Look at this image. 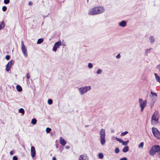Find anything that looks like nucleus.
I'll list each match as a JSON object with an SVG mask.
<instances>
[{
    "instance_id": "f257e3e1",
    "label": "nucleus",
    "mask_w": 160,
    "mask_h": 160,
    "mask_svg": "<svg viewBox=\"0 0 160 160\" xmlns=\"http://www.w3.org/2000/svg\"><path fill=\"white\" fill-rule=\"evenodd\" d=\"M159 115L157 111H155L151 117V124L153 125L158 124L159 122Z\"/></svg>"
},
{
    "instance_id": "f03ea898",
    "label": "nucleus",
    "mask_w": 160,
    "mask_h": 160,
    "mask_svg": "<svg viewBox=\"0 0 160 160\" xmlns=\"http://www.w3.org/2000/svg\"><path fill=\"white\" fill-rule=\"evenodd\" d=\"M160 146L158 145H153L151 148L149 152L150 156H153L156 152H159V155L160 156Z\"/></svg>"
},
{
    "instance_id": "7ed1b4c3",
    "label": "nucleus",
    "mask_w": 160,
    "mask_h": 160,
    "mask_svg": "<svg viewBox=\"0 0 160 160\" xmlns=\"http://www.w3.org/2000/svg\"><path fill=\"white\" fill-rule=\"evenodd\" d=\"M105 130L104 129L102 128L100 131L99 134L100 141L101 144L102 145H104L105 144Z\"/></svg>"
},
{
    "instance_id": "20e7f679",
    "label": "nucleus",
    "mask_w": 160,
    "mask_h": 160,
    "mask_svg": "<svg viewBox=\"0 0 160 160\" xmlns=\"http://www.w3.org/2000/svg\"><path fill=\"white\" fill-rule=\"evenodd\" d=\"M91 89V87L89 86L80 88L78 89L79 93L81 95L86 93Z\"/></svg>"
},
{
    "instance_id": "39448f33",
    "label": "nucleus",
    "mask_w": 160,
    "mask_h": 160,
    "mask_svg": "<svg viewBox=\"0 0 160 160\" xmlns=\"http://www.w3.org/2000/svg\"><path fill=\"white\" fill-rule=\"evenodd\" d=\"M138 102L140 107L141 108V111L142 112L146 106L147 102L146 100H143L142 98L138 99Z\"/></svg>"
},
{
    "instance_id": "423d86ee",
    "label": "nucleus",
    "mask_w": 160,
    "mask_h": 160,
    "mask_svg": "<svg viewBox=\"0 0 160 160\" xmlns=\"http://www.w3.org/2000/svg\"><path fill=\"white\" fill-rule=\"evenodd\" d=\"M152 133L155 138L157 139H160V132L157 128L153 127L152 129Z\"/></svg>"
},
{
    "instance_id": "0eeeda50",
    "label": "nucleus",
    "mask_w": 160,
    "mask_h": 160,
    "mask_svg": "<svg viewBox=\"0 0 160 160\" xmlns=\"http://www.w3.org/2000/svg\"><path fill=\"white\" fill-rule=\"evenodd\" d=\"M21 50L22 53L24 56L25 57H27L28 56V52L27 51V48L24 45V42L23 41H21Z\"/></svg>"
},
{
    "instance_id": "6e6552de",
    "label": "nucleus",
    "mask_w": 160,
    "mask_h": 160,
    "mask_svg": "<svg viewBox=\"0 0 160 160\" xmlns=\"http://www.w3.org/2000/svg\"><path fill=\"white\" fill-rule=\"evenodd\" d=\"M98 15L103 12L105 11V8L103 7L99 6L95 7Z\"/></svg>"
},
{
    "instance_id": "1a4fd4ad",
    "label": "nucleus",
    "mask_w": 160,
    "mask_h": 160,
    "mask_svg": "<svg viewBox=\"0 0 160 160\" xmlns=\"http://www.w3.org/2000/svg\"><path fill=\"white\" fill-rule=\"evenodd\" d=\"M88 14L91 16L98 15L95 7L89 9L88 11Z\"/></svg>"
},
{
    "instance_id": "9d476101",
    "label": "nucleus",
    "mask_w": 160,
    "mask_h": 160,
    "mask_svg": "<svg viewBox=\"0 0 160 160\" xmlns=\"http://www.w3.org/2000/svg\"><path fill=\"white\" fill-rule=\"evenodd\" d=\"M61 45V41H59L55 43L52 48L53 51L56 52L57 48Z\"/></svg>"
},
{
    "instance_id": "9b49d317",
    "label": "nucleus",
    "mask_w": 160,
    "mask_h": 160,
    "mask_svg": "<svg viewBox=\"0 0 160 160\" xmlns=\"http://www.w3.org/2000/svg\"><path fill=\"white\" fill-rule=\"evenodd\" d=\"M31 157L33 158H34L36 156V152L35 148L33 146H32L31 147Z\"/></svg>"
},
{
    "instance_id": "f8f14e48",
    "label": "nucleus",
    "mask_w": 160,
    "mask_h": 160,
    "mask_svg": "<svg viewBox=\"0 0 160 160\" xmlns=\"http://www.w3.org/2000/svg\"><path fill=\"white\" fill-rule=\"evenodd\" d=\"M14 61L12 60H11L9 61L8 64L7 65L6 67V70L7 71H8L11 68L12 65L14 63Z\"/></svg>"
},
{
    "instance_id": "ddd939ff",
    "label": "nucleus",
    "mask_w": 160,
    "mask_h": 160,
    "mask_svg": "<svg viewBox=\"0 0 160 160\" xmlns=\"http://www.w3.org/2000/svg\"><path fill=\"white\" fill-rule=\"evenodd\" d=\"M150 94L152 95L151 98L152 101L153 103H154L157 100V95L156 93L154 92H151Z\"/></svg>"
},
{
    "instance_id": "4468645a",
    "label": "nucleus",
    "mask_w": 160,
    "mask_h": 160,
    "mask_svg": "<svg viewBox=\"0 0 160 160\" xmlns=\"http://www.w3.org/2000/svg\"><path fill=\"white\" fill-rule=\"evenodd\" d=\"M79 159V160H88V158L86 154L80 155Z\"/></svg>"
},
{
    "instance_id": "2eb2a0df",
    "label": "nucleus",
    "mask_w": 160,
    "mask_h": 160,
    "mask_svg": "<svg viewBox=\"0 0 160 160\" xmlns=\"http://www.w3.org/2000/svg\"><path fill=\"white\" fill-rule=\"evenodd\" d=\"M127 25L126 22L124 20H122L119 23V25L122 27H125Z\"/></svg>"
},
{
    "instance_id": "dca6fc26",
    "label": "nucleus",
    "mask_w": 160,
    "mask_h": 160,
    "mask_svg": "<svg viewBox=\"0 0 160 160\" xmlns=\"http://www.w3.org/2000/svg\"><path fill=\"white\" fill-rule=\"evenodd\" d=\"M59 142L60 144L62 145H65L66 144V141L62 137L60 138Z\"/></svg>"
},
{
    "instance_id": "f3484780",
    "label": "nucleus",
    "mask_w": 160,
    "mask_h": 160,
    "mask_svg": "<svg viewBox=\"0 0 160 160\" xmlns=\"http://www.w3.org/2000/svg\"><path fill=\"white\" fill-rule=\"evenodd\" d=\"M149 40L151 43H153L155 41V38L153 36H151L149 38Z\"/></svg>"
},
{
    "instance_id": "a211bd4d",
    "label": "nucleus",
    "mask_w": 160,
    "mask_h": 160,
    "mask_svg": "<svg viewBox=\"0 0 160 160\" xmlns=\"http://www.w3.org/2000/svg\"><path fill=\"white\" fill-rule=\"evenodd\" d=\"M154 74L155 77V78L156 81L159 82L160 83V77L159 76L157 73H154Z\"/></svg>"
},
{
    "instance_id": "6ab92c4d",
    "label": "nucleus",
    "mask_w": 160,
    "mask_h": 160,
    "mask_svg": "<svg viewBox=\"0 0 160 160\" xmlns=\"http://www.w3.org/2000/svg\"><path fill=\"white\" fill-rule=\"evenodd\" d=\"M17 90L19 92H21L22 91V87L19 85H17L16 86Z\"/></svg>"
},
{
    "instance_id": "aec40b11",
    "label": "nucleus",
    "mask_w": 160,
    "mask_h": 160,
    "mask_svg": "<svg viewBox=\"0 0 160 160\" xmlns=\"http://www.w3.org/2000/svg\"><path fill=\"white\" fill-rule=\"evenodd\" d=\"M128 146H126L123 148L122 151L124 152H126L128 151Z\"/></svg>"
},
{
    "instance_id": "412c9836",
    "label": "nucleus",
    "mask_w": 160,
    "mask_h": 160,
    "mask_svg": "<svg viewBox=\"0 0 160 160\" xmlns=\"http://www.w3.org/2000/svg\"><path fill=\"white\" fill-rule=\"evenodd\" d=\"M4 23V21H2L1 22V24H0V30L2 29L5 27Z\"/></svg>"
},
{
    "instance_id": "4be33fe9",
    "label": "nucleus",
    "mask_w": 160,
    "mask_h": 160,
    "mask_svg": "<svg viewBox=\"0 0 160 160\" xmlns=\"http://www.w3.org/2000/svg\"><path fill=\"white\" fill-rule=\"evenodd\" d=\"M103 155L102 153H99L98 154V157L100 159H102L103 158Z\"/></svg>"
},
{
    "instance_id": "5701e85b",
    "label": "nucleus",
    "mask_w": 160,
    "mask_h": 160,
    "mask_svg": "<svg viewBox=\"0 0 160 160\" xmlns=\"http://www.w3.org/2000/svg\"><path fill=\"white\" fill-rule=\"evenodd\" d=\"M144 145V143L143 142H141L138 146V148H142Z\"/></svg>"
},
{
    "instance_id": "b1692460",
    "label": "nucleus",
    "mask_w": 160,
    "mask_h": 160,
    "mask_svg": "<svg viewBox=\"0 0 160 160\" xmlns=\"http://www.w3.org/2000/svg\"><path fill=\"white\" fill-rule=\"evenodd\" d=\"M43 40L42 38L39 39L37 41V44H40L42 43L43 42Z\"/></svg>"
},
{
    "instance_id": "393cba45",
    "label": "nucleus",
    "mask_w": 160,
    "mask_h": 160,
    "mask_svg": "<svg viewBox=\"0 0 160 160\" xmlns=\"http://www.w3.org/2000/svg\"><path fill=\"white\" fill-rule=\"evenodd\" d=\"M36 122H37V120L36 119L33 118L32 119V120L31 121V123L32 124L34 125L36 124Z\"/></svg>"
},
{
    "instance_id": "a878e982",
    "label": "nucleus",
    "mask_w": 160,
    "mask_h": 160,
    "mask_svg": "<svg viewBox=\"0 0 160 160\" xmlns=\"http://www.w3.org/2000/svg\"><path fill=\"white\" fill-rule=\"evenodd\" d=\"M19 112L21 113H22L23 115H24V110L22 108H21L19 109Z\"/></svg>"
},
{
    "instance_id": "bb28decb",
    "label": "nucleus",
    "mask_w": 160,
    "mask_h": 160,
    "mask_svg": "<svg viewBox=\"0 0 160 160\" xmlns=\"http://www.w3.org/2000/svg\"><path fill=\"white\" fill-rule=\"evenodd\" d=\"M102 72V70L100 69H98L97 71V73L98 74H101Z\"/></svg>"
},
{
    "instance_id": "cd10ccee",
    "label": "nucleus",
    "mask_w": 160,
    "mask_h": 160,
    "mask_svg": "<svg viewBox=\"0 0 160 160\" xmlns=\"http://www.w3.org/2000/svg\"><path fill=\"white\" fill-rule=\"evenodd\" d=\"M129 142V141L128 140L126 141H122V145H124V146H126V145H127L128 143Z\"/></svg>"
},
{
    "instance_id": "c85d7f7f",
    "label": "nucleus",
    "mask_w": 160,
    "mask_h": 160,
    "mask_svg": "<svg viewBox=\"0 0 160 160\" xmlns=\"http://www.w3.org/2000/svg\"><path fill=\"white\" fill-rule=\"evenodd\" d=\"M88 67L89 69H91L93 67L92 64L91 63H89L88 64Z\"/></svg>"
},
{
    "instance_id": "c756f323",
    "label": "nucleus",
    "mask_w": 160,
    "mask_h": 160,
    "mask_svg": "<svg viewBox=\"0 0 160 160\" xmlns=\"http://www.w3.org/2000/svg\"><path fill=\"white\" fill-rule=\"evenodd\" d=\"M128 131H125L124 132H123L121 133V135L122 136H124L127 134H128Z\"/></svg>"
},
{
    "instance_id": "7c9ffc66",
    "label": "nucleus",
    "mask_w": 160,
    "mask_h": 160,
    "mask_svg": "<svg viewBox=\"0 0 160 160\" xmlns=\"http://www.w3.org/2000/svg\"><path fill=\"white\" fill-rule=\"evenodd\" d=\"M48 102L49 105H51L52 103V101L51 99H49L48 100Z\"/></svg>"
},
{
    "instance_id": "2f4dec72",
    "label": "nucleus",
    "mask_w": 160,
    "mask_h": 160,
    "mask_svg": "<svg viewBox=\"0 0 160 160\" xmlns=\"http://www.w3.org/2000/svg\"><path fill=\"white\" fill-rule=\"evenodd\" d=\"M151 49H151V48H149V49H146L145 51V53L147 54L148 53H149L150 52L151 50Z\"/></svg>"
},
{
    "instance_id": "473e14b6",
    "label": "nucleus",
    "mask_w": 160,
    "mask_h": 160,
    "mask_svg": "<svg viewBox=\"0 0 160 160\" xmlns=\"http://www.w3.org/2000/svg\"><path fill=\"white\" fill-rule=\"evenodd\" d=\"M51 130V129L50 128H46V132L47 133H49Z\"/></svg>"
},
{
    "instance_id": "72a5a7b5",
    "label": "nucleus",
    "mask_w": 160,
    "mask_h": 160,
    "mask_svg": "<svg viewBox=\"0 0 160 160\" xmlns=\"http://www.w3.org/2000/svg\"><path fill=\"white\" fill-rule=\"evenodd\" d=\"M120 152V150L118 148H116L115 149V152L116 153L118 154Z\"/></svg>"
},
{
    "instance_id": "f704fd0d",
    "label": "nucleus",
    "mask_w": 160,
    "mask_h": 160,
    "mask_svg": "<svg viewBox=\"0 0 160 160\" xmlns=\"http://www.w3.org/2000/svg\"><path fill=\"white\" fill-rule=\"evenodd\" d=\"M7 8L5 6H4L2 7V10L3 11L5 12L7 10Z\"/></svg>"
},
{
    "instance_id": "c9c22d12",
    "label": "nucleus",
    "mask_w": 160,
    "mask_h": 160,
    "mask_svg": "<svg viewBox=\"0 0 160 160\" xmlns=\"http://www.w3.org/2000/svg\"><path fill=\"white\" fill-rule=\"evenodd\" d=\"M10 2L9 0H4V2L5 4H8Z\"/></svg>"
},
{
    "instance_id": "e433bc0d",
    "label": "nucleus",
    "mask_w": 160,
    "mask_h": 160,
    "mask_svg": "<svg viewBox=\"0 0 160 160\" xmlns=\"http://www.w3.org/2000/svg\"><path fill=\"white\" fill-rule=\"evenodd\" d=\"M117 141L119 142L122 143L123 140L121 139L120 138H118L117 140Z\"/></svg>"
},
{
    "instance_id": "4c0bfd02",
    "label": "nucleus",
    "mask_w": 160,
    "mask_h": 160,
    "mask_svg": "<svg viewBox=\"0 0 160 160\" xmlns=\"http://www.w3.org/2000/svg\"><path fill=\"white\" fill-rule=\"evenodd\" d=\"M10 56L9 55H7L6 56L5 58L7 60H9L10 59Z\"/></svg>"
},
{
    "instance_id": "58836bf2",
    "label": "nucleus",
    "mask_w": 160,
    "mask_h": 160,
    "mask_svg": "<svg viewBox=\"0 0 160 160\" xmlns=\"http://www.w3.org/2000/svg\"><path fill=\"white\" fill-rule=\"evenodd\" d=\"M157 68L158 69V71L160 72V63L157 66Z\"/></svg>"
},
{
    "instance_id": "ea45409f",
    "label": "nucleus",
    "mask_w": 160,
    "mask_h": 160,
    "mask_svg": "<svg viewBox=\"0 0 160 160\" xmlns=\"http://www.w3.org/2000/svg\"><path fill=\"white\" fill-rule=\"evenodd\" d=\"M18 158L16 156H14L12 158L13 160H18Z\"/></svg>"
},
{
    "instance_id": "a19ab883",
    "label": "nucleus",
    "mask_w": 160,
    "mask_h": 160,
    "mask_svg": "<svg viewBox=\"0 0 160 160\" xmlns=\"http://www.w3.org/2000/svg\"><path fill=\"white\" fill-rule=\"evenodd\" d=\"M118 138H117L116 137H115L114 136H112V140H113V139H116V140H117V139H118Z\"/></svg>"
},
{
    "instance_id": "79ce46f5",
    "label": "nucleus",
    "mask_w": 160,
    "mask_h": 160,
    "mask_svg": "<svg viewBox=\"0 0 160 160\" xmlns=\"http://www.w3.org/2000/svg\"><path fill=\"white\" fill-rule=\"evenodd\" d=\"M121 57V55L120 54H118L116 56V58L117 59H119Z\"/></svg>"
},
{
    "instance_id": "37998d69",
    "label": "nucleus",
    "mask_w": 160,
    "mask_h": 160,
    "mask_svg": "<svg viewBox=\"0 0 160 160\" xmlns=\"http://www.w3.org/2000/svg\"><path fill=\"white\" fill-rule=\"evenodd\" d=\"M26 77L28 78H29L30 77V75L28 73H27L26 75Z\"/></svg>"
},
{
    "instance_id": "c03bdc74",
    "label": "nucleus",
    "mask_w": 160,
    "mask_h": 160,
    "mask_svg": "<svg viewBox=\"0 0 160 160\" xmlns=\"http://www.w3.org/2000/svg\"><path fill=\"white\" fill-rule=\"evenodd\" d=\"M120 160H127V159L126 158L124 157L123 158H121Z\"/></svg>"
},
{
    "instance_id": "a18cd8bd",
    "label": "nucleus",
    "mask_w": 160,
    "mask_h": 160,
    "mask_svg": "<svg viewBox=\"0 0 160 160\" xmlns=\"http://www.w3.org/2000/svg\"><path fill=\"white\" fill-rule=\"evenodd\" d=\"M70 147L69 146H66L65 147V148L66 149H69L70 148Z\"/></svg>"
},
{
    "instance_id": "49530a36",
    "label": "nucleus",
    "mask_w": 160,
    "mask_h": 160,
    "mask_svg": "<svg viewBox=\"0 0 160 160\" xmlns=\"http://www.w3.org/2000/svg\"><path fill=\"white\" fill-rule=\"evenodd\" d=\"M10 153L11 155H12L14 154V151H12L10 152Z\"/></svg>"
},
{
    "instance_id": "de8ad7c7",
    "label": "nucleus",
    "mask_w": 160,
    "mask_h": 160,
    "mask_svg": "<svg viewBox=\"0 0 160 160\" xmlns=\"http://www.w3.org/2000/svg\"><path fill=\"white\" fill-rule=\"evenodd\" d=\"M52 160H56V158L55 157H53L52 158Z\"/></svg>"
},
{
    "instance_id": "09e8293b",
    "label": "nucleus",
    "mask_w": 160,
    "mask_h": 160,
    "mask_svg": "<svg viewBox=\"0 0 160 160\" xmlns=\"http://www.w3.org/2000/svg\"><path fill=\"white\" fill-rule=\"evenodd\" d=\"M32 4V3L31 2H30L28 3V5H31Z\"/></svg>"
},
{
    "instance_id": "8fccbe9b",
    "label": "nucleus",
    "mask_w": 160,
    "mask_h": 160,
    "mask_svg": "<svg viewBox=\"0 0 160 160\" xmlns=\"http://www.w3.org/2000/svg\"><path fill=\"white\" fill-rule=\"evenodd\" d=\"M61 45L63 46H65V45L64 43H63L62 44L61 43Z\"/></svg>"
},
{
    "instance_id": "3c124183",
    "label": "nucleus",
    "mask_w": 160,
    "mask_h": 160,
    "mask_svg": "<svg viewBox=\"0 0 160 160\" xmlns=\"http://www.w3.org/2000/svg\"><path fill=\"white\" fill-rule=\"evenodd\" d=\"M111 132H114V131H111Z\"/></svg>"
},
{
    "instance_id": "603ef678",
    "label": "nucleus",
    "mask_w": 160,
    "mask_h": 160,
    "mask_svg": "<svg viewBox=\"0 0 160 160\" xmlns=\"http://www.w3.org/2000/svg\"><path fill=\"white\" fill-rule=\"evenodd\" d=\"M88 126H86V127H88Z\"/></svg>"
},
{
    "instance_id": "864d4df0",
    "label": "nucleus",
    "mask_w": 160,
    "mask_h": 160,
    "mask_svg": "<svg viewBox=\"0 0 160 160\" xmlns=\"http://www.w3.org/2000/svg\"><path fill=\"white\" fill-rule=\"evenodd\" d=\"M88 1V0H87Z\"/></svg>"
}]
</instances>
